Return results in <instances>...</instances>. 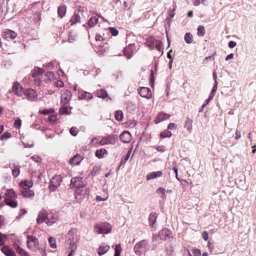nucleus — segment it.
<instances>
[{
    "label": "nucleus",
    "mask_w": 256,
    "mask_h": 256,
    "mask_svg": "<svg viewBox=\"0 0 256 256\" xmlns=\"http://www.w3.org/2000/svg\"><path fill=\"white\" fill-rule=\"evenodd\" d=\"M148 249L149 242L148 240H142L136 243L134 246V251L138 256L145 253Z\"/></svg>",
    "instance_id": "1"
},
{
    "label": "nucleus",
    "mask_w": 256,
    "mask_h": 256,
    "mask_svg": "<svg viewBox=\"0 0 256 256\" xmlns=\"http://www.w3.org/2000/svg\"><path fill=\"white\" fill-rule=\"evenodd\" d=\"M89 190L85 184L78 188L75 190L74 195L78 202H80L84 198H88L89 195Z\"/></svg>",
    "instance_id": "2"
},
{
    "label": "nucleus",
    "mask_w": 256,
    "mask_h": 256,
    "mask_svg": "<svg viewBox=\"0 0 256 256\" xmlns=\"http://www.w3.org/2000/svg\"><path fill=\"white\" fill-rule=\"evenodd\" d=\"M94 228V232L98 234H107L110 232L112 230V226L110 224L107 222L96 224Z\"/></svg>",
    "instance_id": "3"
},
{
    "label": "nucleus",
    "mask_w": 256,
    "mask_h": 256,
    "mask_svg": "<svg viewBox=\"0 0 256 256\" xmlns=\"http://www.w3.org/2000/svg\"><path fill=\"white\" fill-rule=\"evenodd\" d=\"M28 248L33 252H36L40 249L39 242L38 238L32 236L28 235L26 236Z\"/></svg>",
    "instance_id": "4"
},
{
    "label": "nucleus",
    "mask_w": 256,
    "mask_h": 256,
    "mask_svg": "<svg viewBox=\"0 0 256 256\" xmlns=\"http://www.w3.org/2000/svg\"><path fill=\"white\" fill-rule=\"evenodd\" d=\"M62 178L60 175H55L50 180L49 188L51 191H54L60 185Z\"/></svg>",
    "instance_id": "5"
},
{
    "label": "nucleus",
    "mask_w": 256,
    "mask_h": 256,
    "mask_svg": "<svg viewBox=\"0 0 256 256\" xmlns=\"http://www.w3.org/2000/svg\"><path fill=\"white\" fill-rule=\"evenodd\" d=\"M117 140V136L115 134H110L107 136L102 137L98 143L101 146L106 144H115Z\"/></svg>",
    "instance_id": "6"
},
{
    "label": "nucleus",
    "mask_w": 256,
    "mask_h": 256,
    "mask_svg": "<svg viewBox=\"0 0 256 256\" xmlns=\"http://www.w3.org/2000/svg\"><path fill=\"white\" fill-rule=\"evenodd\" d=\"M72 94L71 92L67 90H64L62 91L61 93V104H66L71 100Z\"/></svg>",
    "instance_id": "7"
},
{
    "label": "nucleus",
    "mask_w": 256,
    "mask_h": 256,
    "mask_svg": "<svg viewBox=\"0 0 256 256\" xmlns=\"http://www.w3.org/2000/svg\"><path fill=\"white\" fill-rule=\"evenodd\" d=\"M2 36L6 40H13L17 36V34L14 31L6 29L2 32Z\"/></svg>",
    "instance_id": "8"
},
{
    "label": "nucleus",
    "mask_w": 256,
    "mask_h": 256,
    "mask_svg": "<svg viewBox=\"0 0 256 256\" xmlns=\"http://www.w3.org/2000/svg\"><path fill=\"white\" fill-rule=\"evenodd\" d=\"M12 92L17 96H22L24 94L22 86L18 82H15L12 86Z\"/></svg>",
    "instance_id": "9"
},
{
    "label": "nucleus",
    "mask_w": 256,
    "mask_h": 256,
    "mask_svg": "<svg viewBox=\"0 0 256 256\" xmlns=\"http://www.w3.org/2000/svg\"><path fill=\"white\" fill-rule=\"evenodd\" d=\"M82 180V178L80 177L72 178L70 181V186L77 189L78 188H80L84 184Z\"/></svg>",
    "instance_id": "10"
},
{
    "label": "nucleus",
    "mask_w": 256,
    "mask_h": 256,
    "mask_svg": "<svg viewBox=\"0 0 256 256\" xmlns=\"http://www.w3.org/2000/svg\"><path fill=\"white\" fill-rule=\"evenodd\" d=\"M131 134L127 130L124 132L120 136V140L124 144L129 143L131 141Z\"/></svg>",
    "instance_id": "11"
},
{
    "label": "nucleus",
    "mask_w": 256,
    "mask_h": 256,
    "mask_svg": "<svg viewBox=\"0 0 256 256\" xmlns=\"http://www.w3.org/2000/svg\"><path fill=\"white\" fill-rule=\"evenodd\" d=\"M172 232L168 228L161 230L158 233V236L161 240H166L167 237H170Z\"/></svg>",
    "instance_id": "12"
},
{
    "label": "nucleus",
    "mask_w": 256,
    "mask_h": 256,
    "mask_svg": "<svg viewBox=\"0 0 256 256\" xmlns=\"http://www.w3.org/2000/svg\"><path fill=\"white\" fill-rule=\"evenodd\" d=\"M170 115L164 112H160L154 120L156 124H158L163 120L170 118Z\"/></svg>",
    "instance_id": "13"
},
{
    "label": "nucleus",
    "mask_w": 256,
    "mask_h": 256,
    "mask_svg": "<svg viewBox=\"0 0 256 256\" xmlns=\"http://www.w3.org/2000/svg\"><path fill=\"white\" fill-rule=\"evenodd\" d=\"M139 94L141 96L147 98H150L152 96L150 90L146 87L141 88L139 91Z\"/></svg>",
    "instance_id": "14"
},
{
    "label": "nucleus",
    "mask_w": 256,
    "mask_h": 256,
    "mask_svg": "<svg viewBox=\"0 0 256 256\" xmlns=\"http://www.w3.org/2000/svg\"><path fill=\"white\" fill-rule=\"evenodd\" d=\"M24 94L26 95L28 100L32 102L34 101L37 98L36 92L32 89L27 90L26 92H24Z\"/></svg>",
    "instance_id": "15"
},
{
    "label": "nucleus",
    "mask_w": 256,
    "mask_h": 256,
    "mask_svg": "<svg viewBox=\"0 0 256 256\" xmlns=\"http://www.w3.org/2000/svg\"><path fill=\"white\" fill-rule=\"evenodd\" d=\"M47 214L48 212L44 210H42V211L40 212L36 219L37 222L38 224H42L44 222H46L47 220Z\"/></svg>",
    "instance_id": "16"
},
{
    "label": "nucleus",
    "mask_w": 256,
    "mask_h": 256,
    "mask_svg": "<svg viewBox=\"0 0 256 256\" xmlns=\"http://www.w3.org/2000/svg\"><path fill=\"white\" fill-rule=\"evenodd\" d=\"M20 194L24 198H30L34 196V192L28 188H20Z\"/></svg>",
    "instance_id": "17"
},
{
    "label": "nucleus",
    "mask_w": 256,
    "mask_h": 256,
    "mask_svg": "<svg viewBox=\"0 0 256 256\" xmlns=\"http://www.w3.org/2000/svg\"><path fill=\"white\" fill-rule=\"evenodd\" d=\"M162 172L161 170L157 171V172H153L150 173H148L146 176V178L148 180H150L160 177L162 175Z\"/></svg>",
    "instance_id": "18"
},
{
    "label": "nucleus",
    "mask_w": 256,
    "mask_h": 256,
    "mask_svg": "<svg viewBox=\"0 0 256 256\" xmlns=\"http://www.w3.org/2000/svg\"><path fill=\"white\" fill-rule=\"evenodd\" d=\"M110 249V246L104 244H100L97 249V252L99 256L105 254Z\"/></svg>",
    "instance_id": "19"
},
{
    "label": "nucleus",
    "mask_w": 256,
    "mask_h": 256,
    "mask_svg": "<svg viewBox=\"0 0 256 256\" xmlns=\"http://www.w3.org/2000/svg\"><path fill=\"white\" fill-rule=\"evenodd\" d=\"M14 247L16 252L20 256H30L27 252L20 248L18 244H14Z\"/></svg>",
    "instance_id": "20"
},
{
    "label": "nucleus",
    "mask_w": 256,
    "mask_h": 256,
    "mask_svg": "<svg viewBox=\"0 0 256 256\" xmlns=\"http://www.w3.org/2000/svg\"><path fill=\"white\" fill-rule=\"evenodd\" d=\"M1 250L6 256H16L14 251L7 246H4Z\"/></svg>",
    "instance_id": "21"
},
{
    "label": "nucleus",
    "mask_w": 256,
    "mask_h": 256,
    "mask_svg": "<svg viewBox=\"0 0 256 256\" xmlns=\"http://www.w3.org/2000/svg\"><path fill=\"white\" fill-rule=\"evenodd\" d=\"M157 42L153 36H150L146 38V44L149 47L150 49H153L154 48V45Z\"/></svg>",
    "instance_id": "22"
},
{
    "label": "nucleus",
    "mask_w": 256,
    "mask_h": 256,
    "mask_svg": "<svg viewBox=\"0 0 256 256\" xmlns=\"http://www.w3.org/2000/svg\"><path fill=\"white\" fill-rule=\"evenodd\" d=\"M82 160V158L81 156L78 154H76L70 159V163L71 164L78 165L80 164Z\"/></svg>",
    "instance_id": "23"
},
{
    "label": "nucleus",
    "mask_w": 256,
    "mask_h": 256,
    "mask_svg": "<svg viewBox=\"0 0 256 256\" xmlns=\"http://www.w3.org/2000/svg\"><path fill=\"white\" fill-rule=\"evenodd\" d=\"M93 96L91 93L84 91L78 96L79 100H90L92 98Z\"/></svg>",
    "instance_id": "24"
},
{
    "label": "nucleus",
    "mask_w": 256,
    "mask_h": 256,
    "mask_svg": "<svg viewBox=\"0 0 256 256\" xmlns=\"http://www.w3.org/2000/svg\"><path fill=\"white\" fill-rule=\"evenodd\" d=\"M56 220V218L54 216L52 213H48L47 214V220L46 221V223L48 224L51 225L52 224L54 223Z\"/></svg>",
    "instance_id": "25"
},
{
    "label": "nucleus",
    "mask_w": 256,
    "mask_h": 256,
    "mask_svg": "<svg viewBox=\"0 0 256 256\" xmlns=\"http://www.w3.org/2000/svg\"><path fill=\"white\" fill-rule=\"evenodd\" d=\"M80 16L78 14H74L70 20V26H73L77 22H80Z\"/></svg>",
    "instance_id": "26"
},
{
    "label": "nucleus",
    "mask_w": 256,
    "mask_h": 256,
    "mask_svg": "<svg viewBox=\"0 0 256 256\" xmlns=\"http://www.w3.org/2000/svg\"><path fill=\"white\" fill-rule=\"evenodd\" d=\"M157 218V214L156 212H152L150 214L148 217V222L149 224L152 227L154 226V224Z\"/></svg>",
    "instance_id": "27"
},
{
    "label": "nucleus",
    "mask_w": 256,
    "mask_h": 256,
    "mask_svg": "<svg viewBox=\"0 0 256 256\" xmlns=\"http://www.w3.org/2000/svg\"><path fill=\"white\" fill-rule=\"evenodd\" d=\"M66 11V6L64 5H61L58 6V16L60 18H62L65 15Z\"/></svg>",
    "instance_id": "28"
},
{
    "label": "nucleus",
    "mask_w": 256,
    "mask_h": 256,
    "mask_svg": "<svg viewBox=\"0 0 256 256\" xmlns=\"http://www.w3.org/2000/svg\"><path fill=\"white\" fill-rule=\"evenodd\" d=\"M32 182L29 180H25L20 184V188H29L32 187Z\"/></svg>",
    "instance_id": "29"
},
{
    "label": "nucleus",
    "mask_w": 256,
    "mask_h": 256,
    "mask_svg": "<svg viewBox=\"0 0 256 256\" xmlns=\"http://www.w3.org/2000/svg\"><path fill=\"white\" fill-rule=\"evenodd\" d=\"M98 22V18L96 16L92 17L88 22V25L90 28L94 27Z\"/></svg>",
    "instance_id": "30"
},
{
    "label": "nucleus",
    "mask_w": 256,
    "mask_h": 256,
    "mask_svg": "<svg viewBox=\"0 0 256 256\" xmlns=\"http://www.w3.org/2000/svg\"><path fill=\"white\" fill-rule=\"evenodd\" d=\"M54 74L52 72H48L45 74V78L43 79V80L46 82H50L52 81V78H54Z\"/></svg>",
    "instance_id": "31"
},
{
    "label": "nucleus",
    "mask_w": 256,
    "mask_h": 256,
    "mask_svg": "<svg viewBox=\"0 0 256 256\" xmlns=\"http://www.w3.org/2000/svg\"><path fill=\"white\" fill-rule=\"evenodd\" d=\"M107 154V151L106 149L102 148L100 150H96L95 154L96 157L99 158H102L104 156L105 154Z\"/></svg>",
    "instance_id": "32"
},
{
    "label": "nucleus",
    "mask_w": 256,
    "mask_h": 256,
    "mask_svg": "<svg viewBox=\"0 0 256 256\" xmlns=\"http://www.w3.org/2000/svg\"><path fill=\"white\" fill-rule=\"evenodd\" d=\"M5 202L8 206L12 208H16L18 206L16 202L14 200L13 198H6Z\"/></svg>",
    "instance_id": "33"
},
{
    "label": "nucleus",
    "mask_w": 256,
    "mask_h": 256,
    "mask_svg": "<svg viewBox=\"0 0 256 256\" xmlns=\"http://www.w3.org/2000/svg\"><path fill=\"white\" fill-rule=\"evenodd\" d=\"M6 194L7 196V198H14L17 197L16 194L12 189L8 190Z\"/></svg>",
    "instance_id": "34"
},
{
    "label": "nucleus",
    "mask_w": 256,
    "mask_h": 256,
    "mask_svg": "<svg viewBox=\"0 0 256 256\" xmlns=\"http://www.w3.org/2000/svg\"><path fill=\"white\" fill-rule=\"evenodd\" d=\"M206 33L204 27L202 26H199L197 28V34L199 36H203Z\"/></svg>",
    "instance_id": "35"
},
{
    "label": "nucleus",
    "mask_w": 256,
    "mask_h": 256,
    "mask_svg": "<svg viewBox=\"0 0 256 256\" xmlns=\"http://www.w3.org/2000/svg\"><path fill=\"white\" fill-rule=\"evenodd\" d=\"M192 35L190 32H186L184 36V40L187 44L192 43Z\"/></svg>",
    "instance_id": "36"
},
{
    "label": "nucleus",
    "mask_w": 256,
    "mask_h": 256,
    "mask_svg": "<svg viewBox=\"0 0 256 256\" xmlns=\"http://www.w3.org/2000/svg\"><path fill=\"white\" fill-rule=\"evenodd\" d=\"M192 120L187 118L186 120L184 126L189 132H190V130L192 129Z\"/></svg>",
    "instance_id": "37"
},
{
    "label": "nucleus",
    "mask_w": 256,
    "mask_h": 256,
    "mask_svg": "<svg viewBox=\"0 0 256 256\" xmlns=\"http://www.w3.org/2000/svg\"><path fill=\"white\" fill-rule=\"evenodd\" d=\"M97 96L99 98H104L108 96V94L106 90H100L97 91Z\"/></svg>",
    "instance_id": "38"
},
{
    "label": "nucleus",
    "mask_w": 256,
    "mask_h": 256,
    "mask_svg": "<svg viewBox=\"0 0 256 256\" xmlns=\"http://www.w3.org/2000/svg\"><path fill=\"white\" fill-rule=\"evenodd\" d=\"M59 112L60 114H69L68 107L62 104V106L60 109Z\"/></svg>",
    "instance_id": "39"
},
{
    "label": "nucleus",
    "mask_w": 256,
    "mask_h": 256,
    "mask_svg": "<svg viewBox=\"0 0 256 256\" xmlns=\"http://www.w3.org/2000/svg\"><path fill=\"white\" fill-rule=\"evenodd\" d=\"M115 118L118 121H121L123 118V114L121 111H116L114 114Z\"/></svg>",
    "instance_id": "40"
},
{
    "label": "nucleus",
    "mask_w": 256,
    "mask_h": 256,
    "mask_svg": "<svg viewBox=\"0 0 256 256\" xmlns=\"http://www.w3.org/2000/svg\"><path fill=\"white\" fill-rule=\"evenodd\" d=\"M48 242L50 244V246L52 248H56V239L53 237H50L48 238Z\"/></svg>",
    "instance_id": "41"
},
{
    "label": "nucleus",
    "mask_w": 256,
    "mask_h": 256,
    "mask_svg": "<svg viewBox=\"0 0 256 256\" xmlns=\"http://www.w3.org/2000/svg\"><path fill=\"white\" fill-rule=\"evenodd\" d=\"M172 135V132L168 130H166L160 133V136L162 138H170Z\"/></svg>",
    "instance_id": "42"
},
{
    "label": "nucleus",
    "mask_w": 256,
    "mask_h": 256,
    "mask_svg": "<svg viewBox=\"0 0 256 256\" xmlns=\"http://www.w3.org/2000/svg\"><path fill=\"white\" fill-rule=\"evenodd\" d=\"M130 152V150H129L128 152V153L122 158L120 161L121 164H124L128 160Z\"/></svg>",
    "instance_id": "43"
},
{
    "label": "nucleus",
    "mask_w": 256,
    "mask_h": 256,
    "mask_svg": "<svg viewBox=\"0 0 256 256\" xmlns=\"http://www.w3.org/2000/svg\"><path fill=\"white\" fill-rule=\"evenodd\" d=\"M156 194L160 196L161 198H164L165 196V190L162 188H160L156 190Z\"/></svg>",
    "instance_id": "44"
},
{
    "label": "nucleus",
    "mask_w": 256,
    "mask_h": 256,
    "mask_svg": "<svg viewBox=\"0 0 256 256\" xmlns=\"http://www.w3.org/2000/svg\"><path fill=\"white\" fill-rule=\"evenodd\" d=\"M218 82H214L213 88H212L211 92L210 94V98H213L214 96H215V93L216 92L218 88Z\"/></svg>",
    "instance_id": "45"
},
{
    "label": "nucleus",
    "mask_w": 256,
    "mask_h": 256,
    "mask_svg": "<svg viewBox=\"0 0 256 256\" xmlns=\"http://www.w3.org/2000/svg\"><path fill=\"white\" fill-rule=\"evenodd\" d=\"M115 253L114 256H120V253L121 252V246L120 244H116L115 246Z\"/></svg>",
    "instance_id": "46"
},
{
    "label": "nucleus",
    "mask_w": 256,
    "mask_h": 256,
    "mask_svg": "<svg viewBox=\"0 0 256 256\" xmlns=\"http://www.w3.org/2000/svg\"><path fill=\"white\" fill-rule=\"evenodd\" d=\"M108 30L112 36H116L118 34V30L115 28L110 27Z\"/></svg>",
    "instance_id": "47"
},
{
    "label": "nucleus",
    "mask_w": 256,
    "mask_h": 256,
    "mask_svg": "<svg viewBox=\"0 0 256 256\" xmlns=\"http://www.w3.org/2000/svg\"><path fill=\"white\" fill-rule=\"evenodd\" d=\"M129 48H126L124 50V55L126 56V58L128 59L130 58L132 56V52H128Z\"/></svg>",
    "instance_id": "48"
},
{
    "label": "nucleus",
    "mask_w": 256,
    "mask_h": 256,
    "mask_svg": "<svg viewBox=\"0 0 256 256\" xmlns=\"http://www.w3.org/2000/svg\"><path fill=\"white\" fill-rule=\"evenodd\" d=\"M78 132V130L76 128L72 127L70 128V132L73 136H76Z\"/></svg>",
    "instance_id": "49"
},
{
    "label": "nucleus",
    "mask_w": 256,
    "mask_h": 256,
    "mask_svg": "<svg viewBox=\"0 0 256 256\" xmlns=\"http://www.w3.org/2000/svg\"><path fill=\"white\" fill-rule=\"evenodd\" d=\"M11 136L12 134L10 132H6L1 136L0 138L2 140H7Z\"/></svg>",
    "instance_id": "50"
},
{
    "label": "nucleus",
    "mask_w": 256,
    "mask_h": 256,
    "mask_svg": "<svg viewBox=\"0 0 256 256\" xmlns=\"http://www.w3.org/2000/svg\"><path fill=\"white\" fill-rule=\"evenodd\" d=\"M20 169L18 168H14L12 170V174L14 177H17L20 174Z\"/></svg>",
    "instance_id": "51"
},
{
    "label": "nucleus",
    "mask_w": 256,
    "mask_h": 256,
    "mask_svg": "<svg viewBox=\"0 0 256 256\" xmlns=\"http://www.w3.org/2000/svg\"><path fill=\"white\" fill-rule=\"evenodd\" d=\"M14 126L16 128H20L22 125V120L20 118H18L14 120Z\"/></svg>",
    "instance_id": "52"
},
{
    "label": "nucleus",
    "mask_w": 256,
    "mask_h": 256,
    "mask_svg": "<svg viewBox=\"0 0 256 256\" xmlns=\"http://www.w3.org/2000/svg\"><path fill=\"white\" fill-rule=\"evenodd\" d=\"M162 45V42L160 41V40H157V42H156L155 45H154V48H156L158 50V51H160L161 50V46Z\"/></svg>",
    "instance_id": "53"
},
{
    "label": "nucleus",
    "mask_w": 256,
    "mask_h": 256,
    "mask_svg": "<svg viewBox=\"0 0 256 256\" xmlns=\"http://www.w3.org/2000/svg\"><path fill=\"white\" fill-rule=\"evenodd\" d=\"M31 159H32L34 161L36 162H41V158H40L38 156H32L31 158Z\"/></svg>",
    "instance_id": "54"
},
{
    "label": "nucleus",
    "mask_w": 256,
    "mask_h": 256,
    "mask_svg": "<svg viewBox=\"0 0 256 256\" xmlns=\"http://www.w3.org/2000/svg\"><path fill=\"white\" fill-rule=\"evenodd\" d=\"M193 254L194 256H200L201 252L199 249L194 248L193 250Z\"/></svg>",
    "instance_id": "55"
},
{
    "label": "nucleus",
    "mask_w": 256,
    "mask_h": 256,
    "mask_svg": "<svg viewBox=\"0 0 256 256\" xmlns=\"http://www.w3.org/2000/svg\"><path fill=\"white\" fill-rule=\"evenodd\" d=\"M212 59H214V55L206 57L203 61V64H207L208 61L209 60H211Z\"/></svg>",
    "instance_id": "56"
},
{
    "label": "nucleus",
    "mask_w": 256,
    "mask_h": 256,
    "mask_svg": "<svg viewBox=\"0 0 256 256\" xmlns=\"http://www.w3.org/2000/svg\"><path fill=\"white\" fill-rule=\"evenodd\" d=\"M208 247L209 249L210 254L212 253L213 250L214 249V246L209 241L208 244Z\"/></svg>",
    "instance_id": "57"
},
{
    "label": "nucleus",
    "mask_w": 256,
    "mask_h": 256,
    "mask_svg": "<svg viewBox=\"0 0 256 256\" xmlns=\"http://www.w3.org/2000/svg\"><path fill=\"white\" fill-rule=\"evenodd\" d=\"M202 238L204 240H207L208 238V234L206 231H204L202 233Z\"/></svg>",
    "instance_id": "58"
},
{
    "label": "nucleus",
    "mask_w": 256,
    "mask_h": 256,
    "mask_svg": "<svg viewBox=\"0 0 256 256\" xmlns=\"http://www.w3.org/2000/svg\"><path fill=\"white\" fill-rule=\"evenodd\" d=\"M35 69L38 75H41L44 72V70L43 69L38 67L35 68Z\"/></svg>",
    "instance_id": "59"
},
{
    "label": "nucleus",
    "mask_w": 256,
    "mask_h": 256,
    "mask_svg": "<svg viewBox=\"0 0 256 256\" xmlns=\"http://www.w3.org/2000/svg\"><path fill=\"white\" fill-rule=\"evenodd\" d=\"M236 45V43L234 42V41H230L229 42H228V46L230 48H234V47H235Z\"/></svg>",
    "instance_id": "60"
},
{
    "label": "nucleus",
    "mask_w": 256,
    "mask_h": 256,
    "mask_svg": "<svg viewBox=\"0 0 256 256\" xmlns=\"http://www.w3.org/2000/svg\"><path fill=\"white\" fill-rule=\"evenodd\" d=\"M40 112L44 115H48L50 114V112L48 110H40Z\"/></svg>",
    "instance_id": "61"
},
{
    "label": "nucleus",
    "mask_w": 256,
    "mask_h": 256,
    "mask_svg": "<svg viewBox=\"0 0 256 256\" xmlns=\"http://www.w3.org/2000/svg\"><path fill=\"white\" fill-rule=\"evenodd\" d=\"M34 84L36 85L40 86L42 84V80L38 78H36L34 80Z\"/></svg>",
    "instance_id": "62"
},
{
    "label": "nucleus",
    "mask_w": 256,
    "mask_h": 256,
    "mask_svg": "<svg viewBox=\"0 0 256 256\" xmlns=\"http://www.w3.org/2000/svg\"><path fill=\"white\" fill-rule=\"evenodd\" d=\"M176 127V124L174 123H170L168 127V130H172Z\"/></svg>",
    "instance_id": "63"
},
{
    "label": "nucleus",
    "mask_w": 256,
    "mask_h": 256,
    "mask_svg": "<svg viewBox=\"0 0 256 256\" xmlns=\"http://www.w3.org/2000/svg\"><path fill=\"white\" fill-rule=\"evenodd\" d=\"M104 38H102V36H100V34H98L96 36V41H100L103 40Z\"/></svg>",
    "instance_id": "64"
}]
</instances>
